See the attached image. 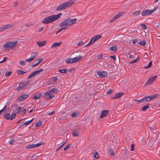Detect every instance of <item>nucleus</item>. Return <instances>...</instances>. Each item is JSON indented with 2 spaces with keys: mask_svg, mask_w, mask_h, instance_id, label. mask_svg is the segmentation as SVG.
I'll return each instance as SVG.
<instances>
[{
  "mask_svg": "<svg viewBox=\"0 0 160 160\" xmlns=\"http://www.w3.org/2000/svg\"><path fill=\"white\" fill-rule=\"evenodd\" d=\"M67 28H62L60 29L59 31H58L57 32V33H58L59 32L62 31L63 30H65Z\"/></svg>",
  "mask_w": 160,
  "mask_h": 160,
  "instance_id": "obj_56",
  "label": "nucleus"
},
{
  "mask_svg": "<svg viewBox=\"0 0 160 160\" xmlns=\"http://www.w3.org/2000/svg\"><path fill=\"white\" fill-rule=\"evenodd\" d=\"M13 26L12 25H10L9 24L3 26L0 29V31H2L5 30V29L11 28H12Z\"/></svg>",
  "mask_w": 160,
  "mask_h": 160,
  "instance_id": "obj_16",
  "label": "nucleus"
},
{
  "mask_svg": "<svg viewBox=\"0 0 160 160\" xmlns=\"http://www.w3.org/2000/svg\"><path fill=\"white\" fill-rule=\"evenodd\" d=\"M76 18L67 19L61 23L60 24V26L61 27H65L71 26L76 22Z\"/></svg>",
  "mask_w": 160,
  "mask_h": 160,
  "instance_id": "obj_3",
  "label": "nucleus"
},
{
  "mask_svg": "<svg viewBox=\"0 0 160 160\" xmlns=\"http://www.w3.org/2000/svg\"><path fill=\"white\" fill-rule=\"evenodd\" d=\"M80 132L77 129H74L72 131V134L74 136H78L80 135Z\"/></svg>",
  "mask_w": 160,
  "mask_h": 160,
  "instance_id": "obj_19",
  "label": "nucleus"
},
{
  "mask_svg": "<svg viewBox=\"0 0 160 160\" xmlns=\"http://www.w3.org/2000/svg\"><path fill=\"white\" fill-rule=\"evenodd\" d=\"M157 77V76H154L150 78L146 82L145 85H149L152 84L153 81L156 79Z\"/></svg>",
  "mask_w": 160,
  "mask_h": 160,
  "instance_id": "obj_9",
  "label": "nucleus"
},
{
  "mask_svg": "<svg viewBox=\"0 0 160 160\" xmlns=\"http://www.w3.org/2000/svg\"><path fill=\"white\" fill-rule=\"evenodd\" d=\"M156 8H154L152 10L147 9L143 11L142 13V15L143 16H145L147 15H149L151 14L154 12L156 10Z\"/></svg>",
  "mask_w": 160,
  "mask_h": 160,
  "instance_id": "obj_5",
  "label": "nucleus"
},
{
  "mask_svg": "<svg viewBox=\"0 0 160 160\" xmlns=\"http://www.w3.org/2000/svg\"><path fill=\"white\" fill-rule=\"evenodd\" d=\"M58 71L61 73H66L67 72V70L66 69H59Z\"/></svg>",
  "mask_w": 160,
  "mask_h": 160,
  "instance_id": "obj_37",
  "label": "nucleus"
},
{
  "mask_svg": "<svg viewBox=\"0 0 160 160\" xmlns=\"http://www.w3.org/2000/svg\"><path fill=\"white\" fill-rule=\"evenodd\" d=\"M26 72H24L22 70H18L17 73L18 74V75H22L23 74L25 73H26Z\"/></svg>",
  "mask_w": 160,
  "mask_h": 160,
  "instance_id": "obj_35",
  "label": "nucleus"
},
{
  "mask_svg": "<svg viewBox=\"0 0 160 160\" xmlns=\"http://www.w3.org/2000/svg\"><path fill=\"white\" fill-rule=\"evenodd\" d=\"M44 95L47 98L49 99H51L54 97L53 94L51 93L48 91L45 92L44 93Z\"/></svg>",
  "mask_w": 160,
  "mask_h": 160,
  "instance_id": "obj_11",
  "label": "nucleus"
},
{
  "mask_svg": "<svg viewBox=\"0 0 160 160\" xmlns=\"http://www.w3.org/2000/svg\"><path fill=\"white\" fill-rule=\"evenodd\" d=\"M98 60L101 59L103 57V55L102 54H99L97 56Z\"/></svg>",
  "mask_w": 160,
  "mask_h": 160,
  "instance_id": "obj_42",
  "label": "nucleus"
},
{
  "mask_svg": "<svg viewBox=\"0 0 160 160\" xmlns=\"http://www.w3.org/2000/svg\"><path fill=\"white\" fill-rule=\"evenodd\" d=\"M58 80V78L57 77H53L52 78V80L53 82H56Z\"/></svg>",
  "mask_w": 160,
  "mask_h": 160,
  "instance_id": "obj_51",
  "label": "nucleus"
},
{
  "mask_svg": "<svg viewBox=\"0 0 160 160\" xmlns=\"http://www.w3.org/2000/svg\"><path fill=\"white\" fill-rule=\"evenodd\" d=\"M62 44V42H58L54 43L52 46V48H55L59 47Z\"/></svg>",
  "mask_w": 160,
  "mask_h": 160,
  "instance_id": "obj_20",
  "label": "nucleus"
},
{
  "mask_svg": "<svg viewBox=\"0 0 160 160\" xmlns=\"http://www.w3.org/2000/svg\"><path fill=\"white\" fill-rule=\"evenodd\" d=\"M33 59H33L32 58L30 57V58L27 59L26 60V61L27 62H31L32 61Z\"/></svg>",
  "mask_w": 160,
  "mask_h": 160,
  "instance_id": "obj_46",
  "label": "nucleus"
},
{
  "mask_svg": "<svg viewBox=\"0 0 160 160\" xmlns=\"http://www.w3.org/2000/svg\"><path fill=\"white\" fill-rule=\"evenodd\" d=\"M18 44L17 41H11L5 43L3 45V47L6 48H11L12 50L14 49V48Z\"/></svg>",
  "mask_w": 160,
  "mask_h": 160,
  "instance_id": "obj_4",
  "label": "nucleus"
},
{
  "mask_svg": "<svg viewBox=\"0 0 160 160\" xmlns=\"http://www.w3.org/2000/svg\"><path fill=\"white\" fill-rule=\"evenodd\" d=\"M21 108V107H18L17 110H16L14 111V112H13L15 113V114H16L19 112Z\"/></svg>",
  "mask_w": 160,
  "mask_h": 160,
  "instance_id": "obj_44",
  "label": "nucleus"
},
{
  "mask_svg": "<svg viewBox=\"0 0 160 160\" xmlns=\"http://www.w3.org/2000/svg\"><path fill=\"white\" fill-rule=\"evenodd\" d=\"M82 58V56H79L77 57H75L74 58H73L74 63L79 61L80 60H81Z\"/></svg>",
  "mask_w": 160,
  "mask_h": 160,
  "instance_id": "obj_23",
  "label": "nucleus"
},
{
  "mask_svg": "<svg viewBox=\"0 0 160 160\" xmlns=\"http://www.w3.org/2000/svg\"><path fill=\"white\" fill-rule=\"evenodd\" d=\"M44 28V27H42V28H39L38 30L39 32H41L43 30V29Z\"/></svg>",
  "mask_w": 160,
  "mask_h": 160,
  "instance_id": "obj_64",
  "label": "nucleus"
},
{
  "mask_svg": "<svg viewBox=\"0 0 160 160\" xmlns=\"http://www.w3.org/2000/svg\"><path fill=\"white\" fill-rule=\"evenodd\" d=\"M140 13V11H138L133 12L132 13V15L134 16H136L139 15Z\"/></svg>",
  "mask_w": 160,
  "mask_h": 160,
  "instance_id": "obj_32",
  "label": "nucleus"
},
{
  "mask_svg": "<svg viewBox=\"0 0 160 160\" xmlns=\"http://www.w3.org/2000/svg\"><path fill=\"white\" fill-rule=\"evenodd\" d=\"M33 118L31 120L27 121L25 122L23 124V125H28L33 120Z\"/></svg>",
  "mask_w": 160,
  "mask_h": 160,
  "instance_id": "obj_33",
  "label": "nucleus"
},
{
  "mask_svg": "<svg viewBox=\"0 0 160 160\" xmlns=\"http://www.w3.org/2000/svg\"><path fill=\"white\" fill-rule=\"evenodd\" d=\"M96 41H90L84 47H87L88 46H90L92 44H93Z\"/></svg>",
  "mask_w": 160,
  "mask_h": 160,
  "instance_id": "obj_45",
  "label": "nucleus"
},
{
  "mask_svg": "<svg viewBox=\"0 0 160 160\" xmlns=\"http://www.w3.org/2000/svg\"><path fill=\"white\" fill-rule=\"evenodd\" d=\"M149 108L148 105L144 106L142 108V111H145Z\"/></svg>",
  "mask_w": 160,
  "mask_h": 160,
  "instance_id": "obj_41",
  "label": "nucleus"
},
{
  "mask_svg": "<svg viewBox=\"0 0 160 160\" xmlns=\"http://www.w3.org/2000/svg\"><path fill=\"white\" fill-rule=\"evenodd\" d=\"M97 73L101 78L105 77L107 75V72L105 71H98Z\"/></svg>",
  "mask_w": 160,
  "mask_h": 160,
  "instance_id": "obj_14",
  "label": "nucleus"
},
{
  "mask_svg": "<svg viewBox=\"0 0 160 160\" xmlns=\"http://www.w3.org/2000/svg\"><path fill=\"white\" fill-rule=\"evenodd\" d=\"M29 97L28 94H23L18 97V99L19 101L21 102L23 101L25 99Z\"/></svg>",
  "mask_w": 160,
  "mask_h": 160,
  "instance_id": "obj_12",
  "label": "nucleus"
},
{
  "mask_svg": "<svg viewBox=\"0 0 160 160\" xmlns=\"http://www.w3.org/2000/svg\"><path fill=\"white\" fill-rule=\"evenodd\" d=\"M108 152L112 156H114L115 155L114 152L111 149H109Z\"/></svg>",
  "mask_w": 160,
  "mask_h": 160,
  "instance_id": "obj_36",
  "label": "nucleus"
},
{
  "mask_svg": "<svg viewBox=\"0 0 160 160\" xmlns=\"http://www.w3.org/2000/svg\"><path fill=\"white\" fill-rule=\"evenodd\" d=\"M57 89L56 88H52L50 89V90H48V91L50 93H57Z\"/></svg>",
  "mask_w": 160,
  "mask_h": 160,
  "instance_id": "obj_29",
  "label": "nucleus"
},
{
  "mask_svg": "<svg viewBox=\"0 0 160 160\" xmlns=\"http://www.w3.org/2000/svg\"><path fill=\"white\" fill-rule=\"evenodd\" d=\"M118 138L117 137H114L112 139V145L113 147L115 148L118 144Z\"/></svg>",
  "mask_w": 160,
  "mask_h": 160,
  "instance_id": "obj_18",
  "label": "nucleus"
},
{
  "mask_svg": "<svg viewBox=\"0 0 160 160\" xmlns=\"http://www.w3.org/2000/svg\"><path fill=\"white\" fill-rule=\"evenodd\" d=\"M18 1H16L13 3V6L15 7H16L18 4Z\"/></svg>",
  "mask_w": 160,
  "mask_h": 160,
  "instance_id": "obj_55",
  "label": "nucleus"
},
{
  "mask_svg": "<svg viewBox=\"0 0 160 160\" xmlns=\"http://www.w3.org/2000/svg\"><path fill=\"white\" fill-rule=\"evenodd\" d=\"M102 37V35H98L93 36L91 39V40H98L100 39Z\"/></svg>",
  "mask_w": 160,
  "mask_h": 160,
  "instance_id": "obj_22",
  "label": "nucleus"
},
{
  "mask_svg": "<svg viewBox=\"0 0 160 160\" xmlns=\"http://www.w3.org/2000/svg\"><path fill=\"white\" fill-rule=\"evenodd\" d=\"M19 63L22 66L24 65L25 64L23 61H20L19 62Z\"/></svg>",
  "mask_w": 160,
  "mask_h": 160,
  "instance_id": "obj_58",
  "label": "nucleus"
},
{
  "mask_svg": "<svg viewBox=\"0 0 160 160\" xmlns=\"http://www.w3.org/2000/svg\"><path fill=\"white\" fill-rule=\"evenodd\" d=\"M14 141V139H11L9 141V144H12L13 143Z\"/></svg>",
  "mask_w": 160,
  "mask_h": 160,
  "instance_id": "obj_57",
  "label": "nucleus"
},
{
  "mask_svg": "<svg viewBox=\"0 0 160 160\" xmlns=\"http://www.w3.org/2000/svg\"><path fill=\"white\" fill-rule=\"evenodd\" d=\"M39 62H38L36 63H32V67H34L37 65H38L39 64Z\"/></svg>",
  "mask_w": 160,
  "mask_h": 160,
  "instance_id": "obj_60",
  "label": "nucleus"
},
{
  "mask_svg": "<svg viewBox=\"0 0 160 160\" xmlns=\"http://www.w3.org/2000/svg\"><path fill=\"white\" fill-rule=\"evenodd\" d=\"M134 101H135L137 102L138 103H140V102L142 101H143V98L140 99V100H134Z\"/></svg>",
  "mask_w": 160,
  "mask_h": 160,
  "instance_id": "obj_50",
  "label": "nucleus"
},
{
  "mask_svg": "<svg viewBox=\"0 0 160 160\" xmlns=\"http://www.w3.org/2000/svg\"><path fill=\"white\" fill-rule=\"evenodd\" d=\"M42 94L40 93H37L36 94L32 97L33 99H37L40 98L42 96Z\"/></svg>",
  "mask_w": 160,
  "mask_h": 160,
  "instance_id": "obj_21",
  "label": "nucleus"
},
{
  "mask_svg": "<svg viewBox=\"0 0 160 160\" xmlns=\"http://www.w3.org/2000/svg\"><path fill=\"white\" fill-rule=\"evenodd\" d=\"M7 57L4 58L3 60L0 62V63L4 62L7 60Z\"/></svg>",
  "mask_w": 160,
  "mask_h": 160,
  "instance_id": "obj_54",
  "label": "nucleus"
},
{
  "mask_svg": "<svg viewBox=\"0 0 160 160\" xmlns=\"http://www.w3.org/2000/svg\"><path fill=\"white\" fill-rule=\"evenodd\" d=\"M12 74V72L10 71H7L5 74V76L8 77Z\"/></svg>",
  "mask_w": 160,
  "mask_h": 160,
  "instance_id": "obj_38",
  "label": "nucleus"
},
{
  "mask_svg": "<svg viewBox=\"0 0 160 160\" xmlns=\"http://www.w3.org/2000/svg\"><path fill=\"white\" fill-rule=\"evenodd\" d=\"M150 98H151L150 97H149V96L146 97H144L143 98V100H145L146 102H149L151 100V99Z\"/></svg>",
  "mask_w": 160,
  "mask_h": 160,
  "instance_id": "obj_28",
  "label": "nucleus"
},
{
  "mask_svg": "<svg viewBox=\"0 0 160 160\" xmlns=\"http://www.w3.org/2000/svg\"><path fill=\"white\" fill-rule=\"evenodd\" d=\"M83 43H84V42L82 41H81L78 43V46H81V45H82Z\"/></svg>",
  "mask_w": 160,
  "mask_h": 160,
  "instance_id": "obj_62",
  "label": "nucleus"
},
{
  "mask_svg": "<svg viewBox=\"0 0 160 160\" xmlns=\"http://www.w3.org/2000/svg\"><path fill=\"white\" fill-rule=\"evenodd\" d=\"M38 52H33L31 53V57L34 59L35 56L38 54Z\"/></svg>",
  "mask_w": 160,
  "mask_h": 160,
  "instance_id": "obj_34",
  "label": "nucleus"
},
{
  "mask_svg": "<svg viewBox=\"0 0 160 160\" xmlns=\"http://www.w3.org/2000/svg\"><path fill=\"white\" fill-rule=\"evenodd\" d=\"M4 118L7 119L8 120L9 119H10V115L9 113H5L4 116Z\"/></svg>",
  "mask_w": 160,
  "mask_h": 160,
  "instance_id": "obj_31",
  "label": "nucleus"
},
{
  "mask_svg": "<svg viewBox=\"0 0 160 160\" xmlns=\"http://www.w3.org/2000/svg\"><path fill=\"white\" fill-rule=\"evenodd\" d=\"M16 117V115L15 113H12L10 116V120H12L13 119L15 118Z\"/></svg>",
  "mask_w": 160,
  "mask_h": 160,
  "instance_id": "obj_30",
  "label": "nucleus"
},
{
  "mask_svg": "<svg viewBox=\"0 0 160 160\" xmlns=\"http://www.w3.org/2000/svg\"><path fill=\"white\" fill-rule=\"evenodd\" d=\"M42 145V143H39L37 144H34L28 145L26 146V148L27 149L33 148H34L38 147Z\"/></svg>",
  "mask_w": 160,
  "mask_h": 160,
  "instance_id": "obj_10",
  "label": "nucleus"
},
{
  "mask_svg": "<svg viewBox=\"0 0 160 160\" xmlns=\"http://www.w3.org/2000/svg\"><path fill=\"white\" fill-rule=\"evenodd\" d=\"M141 26L143 29H145L147 27L144 24H141Z\"/></svg>",
  "mask_w": 160,
  "mask_h": 160,
  "instance_id": "obj_63",
  "label": "nucleus"
},
{
  "mask_svg": "<svg viewBox=\"0 0 160 160\" xmlns=\"http://www.w3.org/2000/svg\"><path fill=\"white\" fill-rule=\"evenodd\" d=\"M43 69H40L39 70L35 71L32 73L28 78V79L32 78L36 75L39 74L41 72L43 71Z\"/></svg>",
  "mask_w": 160,
  "mask_h": 160,
  "instance_id": "obj_7",
  "label": "nucleus"
},
{
  "mask_svg": "<svg viewBox=\"0 0 160 160\" xmlns=\"http://www.w3.org/2000/svg\"><path fill=\"white\" fill-rule=\"evenodd\" d=\"M93 156L95 158H99V155L97 152L95 150L93 151Z\"/></svg>",
  "mask_w": 160,
  "mask_h": 160,
  "instance_id": "obj_24",
  "label": "nucleus"
},
{
  "mask_svg": "<svg viewBox=\"0 0 160 160\" xmlns=\"http://www.w3.org/2000/svg\"><path fill=\"white\" fill-rule=\"evenodd\" d=\"M75 0H70L65 2L57 6L56 8V11H59L68 8L70 7L75 2Z\"/></svg>",
  "mask_w": 160,
  "mask_h": 160,
  "instance_id": "obj_2",
  "label": "nucleus"
},
{
  "mask_svg": "<svg viewBox=\"0 0 160 160\" xmlns=\"http://www.w3.org/2000/svg\"><path fill=\"white\" fill-rule=\"evenodd\" d=\"M113 92V90H108L107 92V94H109L112 93Z\"/></svg>",
  "mask_w": 160,
  "mask_h": 160,
  "instance_id": "obj_52",
  "label": "nucleus"
},
{
  "mask_svg": "<svg viewBox=\"0 0 160 160\" xmlns=\"http://www.w3.org/2000/svg\"><path fill=\"white\" fill-rule=\"evenodd\" d=\"M66 62L67 64H71L74 63L73 58H69L66 60Z\"/></svg>",
  "mask_w": 160,
  "mask_h": 160,
  "instance_id": "obj_25",
  "label": "nucleus"
},
{
  "mask_svg": "<svg viewBox=\"0 0 160 160\" xmlns=\"http://www.w3.org/2000/svg\"><path fill=\"white\" fill-rule=\"evenodd\" d=\"M134 146L135 145L134 144H132L131 145V151H133L134 149Z\"/></svg>",
  "mask_w": 160,
  "mask_h": 160,
  "instance_id": "obj_49",
  "label": "nucleus"
},
{
  "mask_svg": "<svg viewBox=\"0 0 160 160\" xmlns=\"http://www.w3.org/2000/svg\"><path fill=\"white\" fill-rule=\"evenodd\" d=\"M77 116V113L75 112H73L72 113L71 116L72 117H74Z\"/></svg>",
  "mask_w": 160,
  "mask_h": 160,
  "instance_id": "obj_61",
  "label": "nucleus"
},
{
  "mask_svg": "<svg viewBox=\"0 0 160 160\" xmlns=\"http://www.w3.org/2000/svg\"><path fill=\"white\" fill-rule=\"evenodd\" d=\"M110 58L113 59L114 61H115L116 59V57L115 55L111 56H110Z\"/></svg>",
  "mask_w": 160,
  "mask_h": 160,
  "instance_id": "obj_53",
  "label": "nucleus"
},
{
  "mask_svg": "<svg viewBox=\"0 0 160 160\" xmlns=\"http://www.w3.org/2000/svg\"><path fill=\"white\" fill-rule=\"evenodd\" d=\"M124 13V12H120L117 14H116L114 16L110 21V22H112L114 21L117 19L120 16L123 15Z\"/></svg>",
  "mask_w": 160,
  "mask_h": 160,
  "instance_id": "obj_8",
  "label": "nucleus"
},
{
  "mask_svg": "<svg viewBox=\"0 0 160 160\" xmlns=\"http://www.w3.org/2000/svg\"><path fill=\"white\" fill-rule=\"evenodd\" d=\"M110 49L111 51L114 52H116L117 51V47L115 45L111 47Z\"/></svg>",
  "mask_w": 160,
  "mask_h": 160,
  "instance_id": "obj_27",
  "label": "nucleus"
},
{
  "mask_svg": "<svg viewBox=\"0 0 160 160\" xmlns=\"http://www.w3.org/2000/svg\"><path fill=\"white\" fill-rule=\"evenodd\" d=\"M62 14L60 13L57 15H52L45 18L42 22L44 24L50 23L58 20Z\"/></svg>",
  "mask_w": 160,
  "mask_h": 160,
  "instance_id": "obj_1",
  "label": "nucleus"
},
{
  "mask_svg": "<svg viewBox=\"0 0 160 160\" xmlns=\"http://www.w3.org/2000/svg\"><path fill=\"white\" fill-rule=\"evenodd\" d=\"M159 95L158 94L156 93L154 95H150L149 96V97H150V98L151 99V100L153 99L156 98H157L158 97Z\"/></svg>",
  "mask_w": 160,
  "mask_h": 160,
  "instance_id": "obj_26",
  "label": "nucleus"
},
{
  "mask_svg": "<svg viewBox=\"0 0 160 160\" xmlns=\"http://www.w3.org/2000/svg\"><path fill=\"white\" fill-rule=\"evenodd\" d=\"M138 43L143 46H145L146 45V43L145 41H142L140 42H138Z\"/></svg>",
  "mask_w": 160,
  "mask_h": 160,
  "instance_id": "obj_40",
  "label": "nucleus"
},
{
  "mask_svg": "<svg viewBox=\"0 0 160 160\" xmlns=\"http://www.w3.org/2000/svg\"><path fill=\"white\" fill-rule=\"evenodd\" d=\"M149 129L150 131H152L153 130V129L154 128L155 126L154 124H149Z\"/></svg>",
  "mask_w": 160,
  "mask_h": 160,
  "instance_id": "obj_43",
  "label": "nucleus"
},
{
  "mask_svg": "<svg viewBox=\"0 0 160 160\" xmlns=\"http://www.w3.org/2000/svg\"><path fill=\"white\" fill-rule=\"evenodd\" d=\"M138 61V59L136 58L135 60H133V61L130 62V63L132 64L136 63Z\"/></svg>",
  "mask_w": 160,
  "mask_h": 160,
  "instance_id": "obj_59",
  "label": "nucleus"
},
{
  "mask_svg": "<svg viewBox=\"0 0 160 160\" xmlns=\"http://www.w3.org/2000/svg\"><path fill=\"white\" fill-rule=\"evenodd\" d=\"M108 112V110H103L101 112L100 118L102 119L104 117L106 116Z\"/></svg>",
  "mask_w": 160,
  "mask_h": 160,
  "instance_id": "obj_13",
  "label": "nucleus"
},
{
  "mask_svg": "<svg viewBox=\"0 0 160 160\" xmlns=\"http://www.w3.org/2000/svg\"><path fill=\"white\" fill-rule=\"evenodd\" d=\"M46 41H39L37 42V44L40 47H42L44 46L46 44Z\"/></svg>",
  "mask_w": 160,
  "mask_h": 160,
  "instance_id": "obj_17",
  "label": "nucleus"
},
{
  "mask_svg": "<svg viewBox=\"0 0 160 160\" xmlns=\"http://www.w3.org/2000/svg\"><path fill=\"white\" fill-rule=\"evenodd\" d=\"M29 81H28L26 82H23L19 83L18 87L16 88L15 90L16 91H20L25 87L29 83Z\"/></svg>",
  "mask_w": 160,
  "mask_h": 160,
  "instance_id": "obj_6",
  "label": "nucleus"
},
{
  "mask_svg": "<svg viewBox=\"0 0 160 160\" xmlns=\"http://www.w3.org/2000/svg\"><path fill=\"white\" fill-rule=\"evenodd\" d=\"M42 121H39L37 122L36 124V127H39L41 126L42 125Z\"/></svg>",
  "mask_w": 160,
  "mask_h": 160,
  "instance_id": "obj_39",
  "label": "nucleus"
},
{
  "mask_svg": "<svg viewBox=\"0 0 160 160\" xmlns=\"http://www.w3.org/2000/svg\"><path fill=\"white\" fill-rule=\"evenodd\" d=\"M70 146H71V144H68L67 145L66 147L64 148V150L65 151L68 148L70 147Z\"/></svg>",
  "mask_w": 160,
  "mask_h": 160,
  "instance_id": "obj_48",
  "label": "nucleus"
},
{
  "mask_svg": "<svg viewBox=\"0 0 160 160\" xmlns=\"http://www.w3.org/2000/svg\"><path fill=\"white\" fill-rule=\"evenodd\" d=\"M152 62H150L147 66L144 67H143V68L146 69V68H149L152 65Z\"/></svg>",
  "mask_w": 160,
  "mask_h": 160,
  "instance_id": "obj_47",
  "label": "nucleus"
},
{
  "mask_svg": "<svg viewBox=\"0 0 160 160\" xmlns=\"http://www.w3.org/2000/svg\"><path fill=\"white\" fill-rule=\"evenodd\" d=\"M124 94V93L123 92H119L116 93L115 96L112 98V99H116L119 98L122 96Z\"/></svg>",
  "mask_w": 160,
  "mask_h": 160,
  "instance_id": "obj_15",
  "label": "nucleus"
}]
</instances>
